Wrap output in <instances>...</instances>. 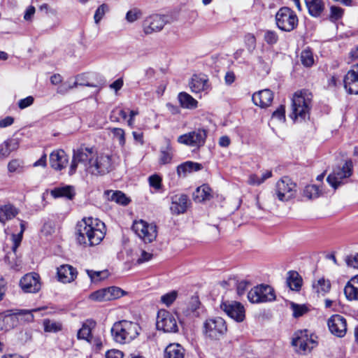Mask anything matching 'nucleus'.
Segmentation results:
<instances>
[{
  "label": "nucleus",
  "mask_w": 358,
  "mask_h": 358,
  "mask_svg": "<svg viewBox=\"0 0 358 358\" xmlns=\"http://www.w3.org/2000/svg\"><path fill=\"white\" fill-rule=\"evenodd\" d=\"M76 235L78 244L84 247L97 245L105 237V224L97 218L85 217L78 222Z\"/></svg>",
  "instance_id": "1"
},
{
  "label": "nucleus",
  "mask_w": 358,
  "mask_h": 358,
  "mask_svg": "<svg viewBox=\"0 0 358 358\" xmlns=\"http://www.w3.org/2000/svg\"><path fill=\"white\" fill-rule=\"evenodd\" d=\"M140 327L136 322L122 320L115 322L111 328V334L117 343L124 344L135 339L139 334Z\"/></svg>",
  "instance_id": "2"
},
{
  "label": "nucleus",
  "mask_w": 358,
  "mask_h": 358,
  "mask_svg": "<svg viewBox=\"0 0 358 358\" xmlns=\"http://www.w3.org/2000/svg\"><path fill=\"white\" fill-rule=\"evenodd\" d=\"M312 98V94L308 91L296 92L292 98L290 117L294 121L298 119L305 120L309 115Z\"/></svg>",
  "instance_id": "3"
},
{
  "label": "nucleus",
  "mask_w": 358,
  "mask_h": 358,
  "mask_svg": "<svg viewBox=\"0 0 358 358\" xmlns=\"http://www.w3.org/2000/svg\"><path fill=\"white\" fill-rule=\"evenodd\" d=\"M316 337L308 334V330L296 331L292 338V345L296 352L300 355H306L317 345Z\"/></svg>",
  "instance_id": "4"
},
{
  "label": "nucleus",
  "mask_w": 358,
  "mask_h": 358,
  "mask_svg": "<svg viewBox=\"0 0 358 358\" xmlns=\"http://www.w3.org/2000/svg\"><path fill=\"white\" fill-rule=\"evenodd\" d=\"M298 17L295 12L288 7H282L275 14L277 27L285 31L294 30L298 24Z\"/></svg>",
  "instance_id": "5"
},
{
  "label": "nucleus",
  "mask_w": 358,
  "mask_h": 358,
  "mask_svg": "<svg viewBox=\"0 0 358 358\" xmlns=\"http://www.w3.org/2000/svg\"><path fill=\"white\" fill-rule=\"evenodd\" d=\"M114 167L113 156L101 154L90 161L87 171L93 175H104L111 171Z\"/></svg>",
  "instance_id": "6"
},
{
  "label": "nucleus",
  "mask_w": 358,
  "mask_h": 358,
  "mask_svg": "<svg viewBox=\"0 0 358 358\" xmlns=\"http://www.w3.org/2000/svg\"><path fill=\"white\" fill-rule=\"evenodd\" d=\"M207 135L208 131L206 129L197 128L192 131L179 136L177 138V141L178 143L199 149L204 145Z\"/></svg>",
  "instance_id": "7"
},
{
  "label": "nucleus",
  "mask_w": 358,
  "mask_h": 358,
  "mask_svg": "<svg viewBox=\"0 0 358 358\" xmlns=\"http://www.w3.org/2000/svg\"><path fill=\"white\" fill-rule=\"evenodd\" d=\"M132 229L145 243L153 242L157 236L156 224L148 223L143 220L135 221L132 225Z\"/></svg>",
  "instance_id": "8"
},
{
  "label": "nucleus",
  "mask_w": 358,
  "mask_h": 358,
  "mask_svg": "<svg viewBox=\"0 0 358 358\" xmlns=\"http://www.w3.org/2000/svg\"><path fill=\"white\" fill-rule=\"evenodd\" d=\"M275 192L278 200L288 201L295 196L296 185L291 178L284 176L276 182Z\"/></svg>",
  "instance_id": "9"
},
{
  "label": "nucleus",
  "mask_w": 358,
  "mask_h": 358,
  "mask_svg": "<svg viewBox=\"0 0 358 358\" xmlns=\"http://www.w3.org/2000/svg\"><path fill=\"white\" fill-rule=\"evenodd\" d=\"M203 327L206 336L213 340L219 339L227 331L224 320L220 317L206 320Z\"/></svg>",
  "instance_id": "10"
},
{
  "label": "nucleus",
  "mask_w": 358,
  "mask_h": 358,
  "mask_svg": "<svg viewBox=\"0 0 358 358\" xmlns=\"http://www.w3.org/2000/svg\"><path fill=\"white\" fill-rule=\"evenodd\" d=\"M20 231L17 234H12V241H13V246H12V252H9L6 257V261L10 265L11 268L19 270L21 267V259L17 257L16 252L17 249L20 245L23 233L26 228V222L21 220L20 221Z\"/></svg>",
  "instance_id": "11"
},
{
  "label": "nucleus",
  "mask_w": 358,
  "mask_h": 358,
  "mask_svg": "<svg viewBox=\"0 0 358 358\" xmlns=\"http://www.w3.org/2000/svg\"><path fill=\"white\" fill-rule=\"evenodd\" d=\"M156 326L158 330L165 333H176L178 331L176 316L166 310L158 311Z\"/></svg>",
  "instance_id": "12"
},
{
  "label": "nucleus",
  "mask_w": 358,
  "mask_h": 358,
  "mask_svg": "<svg viewBox=\"0 0 358 358\" xmlns=\"http://www.w3.org/2000/svg\"><path fill=\"white\" fill-rule=\"evenodd\" d=\"M248 299L252 303H264L275 300V295L271 287L261 285L250 290Z\"/></svg>",
  "instance_id": "13"
},
{
  "label": "nucleus",
  "mask_w": 358,
  "mask_h": 358,
  "mask_svg": "<svg viewBox=\"0 0 358 358\" xmlns=\"http://www.w3.org/2000/svg\"><path fill=\"white\" fill-rule=\"evenodd\" d=\"M93 152L92 148H80L73 151L72 162L70 166L69 175L76 173L78 164L81 163L87 171V166H90L91 160H94Z\"/></svg>",
  "instance_id": "14"
},
{
  "label": "nucleus",
  "mask_w": 358,
  "mask_h": 358,
  "mask_svg": "<svg viewBox=\"0 0 358 358\" xmlns=\"http://www.w3.org/2000/svg\"><path fill=\"white\" fill-rule=\"evenodd\" d=\"M352 162L348 160L342 167L338 166L329 175L327 180L334 189H336L344 178H349L352 173Z\"/></svg>",
  "instance_id": "15"
},
{
  "label": "nucleus",
  "mask_w": 358,
  "mask_h": 358,
  "mask_svg": "<svg viewBox=\"0 0 358 358\" xmlns=\"http://www.w3.org/2000/svg\"><path fill=\"white\" fill-rule=\"evenodd\" d=\"M220 308L237 322H241L245 320V308L240 302L234 301H223L220 305Z\"/></svg>",
  "instance_id": "16"
},
{
  "label": "nucleus",
  "mask_w": 358,
  "mask_h": 358,
  "mask_svg": "<svg viewBox=\"0 0 358 358\" xmlns=\"http://www.w3.org/2000/svg\"><path fill=\"white\" fill-rule=\"evenodd\" d=\"M21 289L26 293H36L41 289L38 274L30 273L24 275L20 281Z\"/></svg>",
  "instance_id": "17"
},
{
  "label": "nucleus",
  "mask_w": 358,
  "mask_h": 358,
  "mask_svg": "<svg viewBox=\"0 0 358 358\" xmlns=\"http://www.w3.org/2000/svg\"><path fill=\"white\" fill-rule=\"evenodd\" d=\"M329 331L334 336L343 338L347 331L346 320L340 315H332L327 321Z\"/></svg>",
  "instance_id": "18"
},
{
  "label": "nucleus",
  "mask_w": 358,
  "mask_h": 358,
  "mask_svg": "<svg viewBox=\"0 0 358 358\" xmlns=\"http://www.w3.org/2000/svg\"><path fill=\"white\" fill-rule=\"evenodd\" d=\"M344 88L350 94H358V64L354 65L343 78Z\"/></svg>",
  "instance_id": "19"
},
{
  "label": "nucleus",
  "mask_w": 358,
  "mask_h": 358,
  "mask_svg": "<svg viewBox=\"0 0 358 358\" xmlns=\"http://www.w3.org/2000/svg\"><path fill=\"white\" fill-rule=\"evenodd\" d=\"M166 22L164 17L159 15H152L147 17L143 22V30L146 34L162 30Z\"/></svg>",
  "instance_id": "20"
},
{
  "label": "nucleus",
  "mask_w": 358,
  "mask_h": 358,
  "mask_svg": "<svg viewBox=\"0 0 358 358\" xmlns=\"http://www.w3.org/2000/svg\"><path fill=\"white\" fill-rule=\"evenodd\" d=\"M78 275L76 268L69 264H63L57 268V278L62 283L73 282Z\"/></svg>",
  "instance_id": "21"
},
{
  "label": "nucleus",
  "mask_w": 358,
  "mask_h": 358,
  "mask_svg": "<svg viewBox=\"0 0 358 358\" xmlns=\"http://www.w3.org/2000/svg\"><path fill=\"white\" fill-rule=\"evenodd\" d=\"M253 103L261 108L268 107L273 100V93L268 89L259 90L253 94Z\"/></svg>",
  "instance_id": "22"
},
{
  "label": "nucleus",
  "mask_w": 358,
  "mask_h": 358,
  "mask_svg": "<svg viewBox=\"0 0 358 358\" xmlns=\"http://www.w3.org/2000/svg\"><path fill=\"white\" fill-rule=\"evenodd\" d=\"M189 203V201L187 195L183 194H176L171 197L170 209L173 214L184 213L187 210Z\"/></svg>",
  "instance_id": "23"
},
{
  "label": "nucleus",
  "mask_w": 358,
  "mask_h": 358,
  "mask_svg": "<svg viewBox=\"0 0 358 358\" xmlns=\"http://www.w3.org/2000/svg\"><path fill=\"white\" fill-rule=\"evenodd\" d=\"M69 162V158L63 150H57L51 152L50 164L52 168L60 171L64 169Z\"/></svg>",
  "instance_id": "24"
},
{
  "label": "nucleus",
  "mask_w": 358,
  "mask_h": 358,
  "mask_svg": "<svg viewBox=\"0 0 358 358\" xmlns=\"http://www.w3.org/2000/svg\"><path fill=\"white\" fill-rule=\"evenodd\" d=\"M189 86L193 93H199L208 88V80L206 76L194 75L189 83Z\"/></svg>",
  "instance_id": "25"
},
{
  "label": "nucleus",
  "mask_w": 358,
  "mask_h": 358,
  "mask_svg": "<svg viewBox=\"0 0 358 358\" xmlns=\"http://www.w3.org/2000/svg\"><path fill=\"white\" fill-rule=\"evenodd\" d=\"M308 13L314 17L322 15L325 6L323 0H304Z\"/></svg>",
  "instance_id": "26"
},
{
  "label": "nucleus",
  "mask_w": 358,
  "mask_h": 358,
  "mask_svg": "<svg viewBox=\"0 0 358 358\" xmlns=\"http://www.w3.org/2000/svg\"><path fill=\"white\" fill-rule=\"evenodd\" d=\"M18 213L19 210L12 204L0 206V223L5 224L7 221L14 218Z\"/></svg>",
  "instance_id": "27"
},
{
  "label": "nucleus",
  "mask_w": 358,
  "mask_h": 358,
  "mask_svg": "<svg viewBox=\"0 0 358 358\" xmlns=\"http://www.w3.org/2000/svg\"><path fill=\"white\" fill-rule=\"evenodd\" d=\"M173 157V148L169 140L166 139V145L159 150V163L161 165L171 164Z\"/></svg>",
  "instance_id": "28"
},
{
  "label": "nucleus",
  "mask_w": 358,
  "mask_h": 358,
  "mask_svg": "<svg viewBox=\"0 0 358 358\" xmlns=\"http://www.w3.org/2000/svg\"><path fill=\"white\" fill-rule=\"evenodd\" d=\"M313 292L319 296H324L330 291L331 282L324 278H321L314 281L312 285Z\"/></svg>",
  "instance_id": "29"
},
{
  "label": "nucleus",
  "mask_w": 358,
  "mask_h": 358,
  "mask_svg": "<svg viewBox=\"0 0 358 358\" xmlns=\"http://www.w3.org/2000/svg\"><path fill=\"white\" fill-rule=\"evenodd\" d=\"M185 350L178 343L169 344L165 349L164 358H184Z\"/></svg>",
  "instance_id": "30"
},
{
  "label": "nucleus",
  "mask_w": 358,
  "mask_h": 358,
  "mask_svg": "<svg viewBox=\"0 0 358 358\" xmlns=\"http://www.w3.org/2000/svg\"><path fill=\"white\" fill-rule=\"evenodd\" d=\"M50 194L55 199L66 197L68 199H72L75 196V191L72 186L66 185L52 189Z\"/></svg>",
  "instance_id": "31"
},
{
  "label": "nucleus",
  "mask_w": 358,
  "mask_h": 358,
  "mask_svg": "<svg viewBox=\"0 0 358 358\" xmlns=\"http://www.w3.org/2000/svg\"><path fill=\"white\" fill-rule=\"evenodd\" d=\"M202 169V165L197 162L187 161L177 167V173L179 176H185L187 173L193 171H199Z\"/></svg>",
  "instance_id": "32"
},
{
  "label": "nucleus",
  "mask_w": 358,
  "mask_h": 358,
  "mask_svg": "<svg viewBox=\"0 0 358 358\" xmlns=\"http://www.w3.org/2000/svg\"><path fill=\"white\" fill-rule=\"evenodd\" d=\"M95 322L93 320H87L83 324L81 329H79L77 334L78 339L86 340L90 341L92 338V329L95 327Z\"/></svg>",
  "instance_id": "33"
},
{
  "label": "nucleus",
  "mask_w": 358,
  "mask_h": 358,
  "mask_svg": "<svg viewBox=\"0 0 358 358\" xmlns=\"http://www.w3.org/2000/svg\"><path fill=\"white\" fill-rule=\"evenodd\" d=\"M287 285L293 291H299L302 285V278L296 271H290L287 273Z\"/></svg>",
  "instance_id": "34"
},
{
  "label": "nucleus",
  "mask_w": 358,
  "mask_h": 358,
  "mask_svg": "<svg viewBox=\"0 0 358 358\" xmlns=\"http://www.w3.org/2000/svg\"><path fill=\"white\" fill-rule=\"evenodd\" d=\"M178 99L181 107L187 109H194L198 106V101L187 92L178 94Z\"/></svg>",
  "instance_id": "35"
},
{
  "label": "nucleus",
  "mask_w": 358,
  "mask_h": 358,
  "mask_svg": "<svg viewBox=\"0 0 358 358\" xmlns=\"http://www.w3.org/2000/svg\"><path fill=\"white\" fill-rule=\"evenodd\" d=\"M108 199L123 206L127 205L130 199L121 191L108 190L106 192Z\"/></svg>",
  "instance_id": "36"
},
{
  "label": "nucleus",
  "mask_w": 358,
  "mask_h": 358,
  "mask_svg": "<svg viewBox=\"0 0 358 358\" xmlns=\"http://www.w3.org/2000/svg\"><path fill=\"white\" fill-rule=\"evenodd\" d=\"M212 198V189L208 185L197 187L194 193V199L201 202Z\"/></svg>",
  "instance_id": "37"
},
{
  "label": "nucleus",
  "mask_w": 358,
  "mask_h": 358,
  "mask_svg": "<svg viewBox=\"0 0 358 358\" xmlns=\"http://www.w3.org/2000/svg\"><path fill=\"white\" fill-rule=\"evenodd\" d=\"M15 140H8L0 145V157H7L16 148Z\"/></svg>",
  "instance_id": "38"
},
{
  "label": "nucleus",
  "mask_w": 358,
  "mask_h": 358,
  "mask_svg": "<svg viewBox=\"0 0 358 358\" xmlns=\"http://www.w3.org/2000/svg\"><path fill=\"white\" fill-rule=\"evenodd\" d=\"M303 194L308 199H314L322 194V190L315 185H309L304 188Z\"/></svg>",
  "instance_id": "39"
},
{
  "label": "nucleus",
  "mask_w": 358,
  "mask_h": 358,
  "mask_svg": "<svg viewBox=\"0 0 358 358\" xmlns=\"http://www.w3.org/2000/svg\"><path fill=\"white\" fill-rule=\"evenodd\" d=\"M85 271L92 282L101 281L106 278L108 275V272L106 270L95 271L90 269H86Z\"/></svg>",
  "instance_id": "40"
},
{
  "label": "nucleus",
  "mask_w": 358,
  "mask_h": 358,
  "mask_svg": "<svg viewBox=\"0 0 358 358\" xmlns=\"http://www.w3.org/2000/svg\"><path fill=\"white\" fill-rule=\"evenodd\" d=\"M344 294L348 300H358V288L350 280L344 288Z\"/></svg>",
  "instance_id": "41"
},
{
  "label": "nucleus",
  "mask_w": 358,
  "mask_h": 358,
  "mask_svg": "<svg viewBox=\"0 0 358 358\" xmlns=\"http://www.w3.org/2000/svg\"><path fill=\"white\" fill-rule=\"evenodd\" d=\"M43 327L46 332L56 333L62 330L61 323L50 320H45Z\"/></svg>",
  "instance_id": "42"
},
{
  "label": "nucleus",
  "mask_w": 358,
  "mask_h": 358,
  "mask_svg": "<svg viewBox=\"0 0 358 358\" xmlns=\"http://www.w3.org/2000/svg\"><path fill=\"white\" fill-rule=\"evenodd\" d=\"M90 299L98 302L108 301L106 288L101 289L92 292L90 295Z\"/></svg>",
  "instance_id": "43"
},
{
  "label": "nucleus",
  "mask_w": 358,
  "mask_h": 358,
  "mask_svg": "<svg viewBox=\"0 0 358 358\" xmlns=\"http://www.w3.org/2000/svg\"><path fill=\"white\" fill-rule=\"evenodd\" d=\"M108 301L118 299L125 294L124 290L117 287H110L106 288Z\"/></svg>",
  "instance_id": "44"
},
{
  "label": "nucleus",
  "mask_w": 358,
  "mask_h": 358,
  "mask_svg": "<svg viewBox=\"0 0 358 358\" xmlns=\"http://www.w3.org/2000/svg\"><path fill=\"white\" fill-rule=\"evenodd\" d=\"M301 61L305 66H311L314 63L313 52L308 49L303 50L301 53Z\"/></svg>",
  "instance_id": "45"
},
{
  "label": "nucleus",
  "mask_w": 358,
  "mask_h": 358,
  "mask_svg": "<svg viewBox=\"0 0 358 358\" xmlns=\"http://www.w3.org/2000/svg\"><path fill=\"white\" fill-rule=\"evenodd\" d=\"M85 77V74H80L76 77L74 82L71 83L69 81V86L71 87V90L78 86L96 87L95 85L90 82H83V80Z\"/></svg>",
  "instance_id": "46"
},
{
  "label": "nucleus",
  "mask_w": 358,
  "mask_h": 358,
  "mask_svg": "<svg viewBox=\"0 0 358 358\" xmlns=\"http://www.w3.org/2000/svg\"><path fill=\"white\" fill-rule=\"evenodd\" d=\"M244 42L249 52L252 53L256 48V38L252 34H247L244 37Z\"/></svg>",
  "instance_id": "47"
},
{
  "label": "nucleus",
  "mask_w": 358,
  "mask_h": 358,
  "mask_svg": "<svg viewBox=\"0 0 358 358\" xmlns=\"http://www.w3.org/2000/svg\"><path fill=\"white\" fill-rule=\"evenodd\" d=\"M108 6L106 3H103L99 7H98L94 15V22L96 24L99 23V22L103 17L105 14L108 11Z\"/></svg>",
  "instance_id": "48"
},
{
  "label": "nucleus",
  "mask_w": 358,
  "mask_h": 358,
  "mask_svg": "<svg viewBox=\"0 0 358 358\" xmlns=\"http://www.w3.org/2000/svg\"><path fill=\"white\" fill-rule=\"evenodd\" d=\"M39 310H41V308L32 309L31 310H18V312L16 313L15 314L19 316H22L21 320H23L24 321L27 322H30L34 320V315H33L32 313L38 311Z\"/></svg>",
  "instance_id": "49"
},
{
  "label": "nucleus",
  "mask_w": 358,
  "mask_h": 358,
  "mask_svg": "<svg viewBox=\"0 0 358 358\" xmlns=\"http://www.w3.org/2000/svg\"><path fill=\"white\" fill-rule=\"evenodd\" d=\"M264 41L269 45L275 44L278 41V36L274 31L267 30L264 33Z\"/></svg>",
  "instance_id": "50"
},
{
  "label": "nucleus",
  "mask_w": 358,
  "mask_h": 358,
  "mask_svg": "<svg viewBox=\"0 0 358 358\" xmlns=\"http://www.w3.org/2000/svg\"><path fill=\"white\" fill-rule=\"evenodd\" d=\"M292 308L294 317H299L308 312V308L305 305H299L292 303Z\"/></svg>",
  "instance_id": "51"
},
{
  "label": "nucleus",
  "mask_w": 358,
  "mask_h": 358,
  "mask_svg": "<svg viewBox=\"0 0 358 358\" xmlns=\"http://www.w3.org/2000/svg\"><path fill=\"white\" fill-rule=\"evenodd\" d=\"M177 295L178 294L176 291H172L162 296L161 301L167 306H169L176 299Z\"/></svg>",
  "instance_id": "52"
},
{
  "label": "nucleus",
  "mask_w": 358,
  "mask_h": 358,
  "mask_svg": "<svg viewBox=\"0 0 358 358\" xmlns=\"http://www.w3.org/2000/svg\"><path fill=\"white\" fill-rule=\"evenodd\" d=\"M112 133L118 140L120 145L124 146L126 142L124 131L121 128H113Z\"/></svg>",
  "instance_id": "53"
},
{
  "label": "nucleus",
  "mask_w": 358,
  "mask_h": 358,
  "mask_svg": "<svg viewBox=\"0 0 358 358\" xmlns=\"http://www.w3.org/2000/svg\"><path fill=\"white\" fill-rule=\"evenodd\" d=\"M330 17L332 20H337L342 17L343 15V9L336 6H332L330 8Z\"/></svg>",
  "instance_id": "54"
},
{
  "label": "nucleus",
  "mask_w": 358,
  "mask_h": 358,
  "mask_svg": "<svg viewBox=\"0 0 358 358\" xmlns=\"http://www.w3.org/2000/svg\"><path fill=\"white\" fill-rule=\"evenodd\" d=\"M141 16V12L138 9L129 10L126 15V19L129 22H134Z\"/></svg>",
  "instance_id": "55"
},
{
  "label": "nucleus",
  "mask_w": 358,
  "mask_h": 358,
  "mask_svg": "<svg viewBox=\"0 0 358 358\" xmlns=\"http://www.w3.org/2000/svg\"><path fill=\"white\" fill-rule=\"evenodd\" d=\"M23 166V162L19 159H13L8 164V169L10 172H15L20 171Z\"/></svg>",
  "instance_id": "56"
},
{
  "label": "nucleus",
  "mask_w": 358,
  "mask_h": 358,
  "mask_svg": "<svg viewBox=\"0 0 358 358\" xmlns=\"http://www.w3.org/2000/svg\"><path fill=\"white\" fill-rule=\"evenodd\" d=\"M272 117L280 121L285 120V109L283 105L280 106L272 114Z\"/></svg>",
  "instance_id": "57"
},
{
  "label": "nucleus",
  "mask_w": 358,
  "mask_h": 358,
  "mask_svg": "<svg viewBox=\"0 0 358 358\" xmlns=\"http://www.w3.org/2000/svg\"><path fill=\"white\" fill-rule=\"evenodd\" d=\"M149 184L155 189H159L162 186V178L157 175H152L149 177Z\"/></svg>",
  "instance_id": "58"
},
{
  "label": "nucleus",
  "mask_w": 358,
  "mask_h": 358,
  "mask_svg": "<svg viewBox=\"0 0 358 358\" xmlns=\"http://www.w3.org/2000/svg\"><path fill=\"white\" fill-rule=\"evenodd\" d=\"M345 262L348 266L358 268V253L348 256Z\"/></svg>",
  "instance_id": "59"
},
{
  "label": "nucleus",
  "mask_w": 358,
  "mask_h": 358,
  "mask_svg": "<svg viewBox=\"0 0 358 358\" xmlns=\"http://www.w3.org/2000/svg\"><path fill=\"white\" fill-rule=\"evenodd\" d=\"M34 100V99L33 96H29L24 99H20L18 101V106L20 109H24L32 105Z\"/></svg>",
  "instance_id": "60"
},
{
  "label": "nucleus",
  "mask_w": 358,
  "mask_h": 358,
  "mask_svg": "<svg viewBox=\"0 0 358 358\" xmlns=\"http://www.w3.org/2000/svg\"><path fill=\"white\" fill-rule=\"evenodd\" d=\"M152 257L153 255L152 253H149L145 252V250H142L139 258L136 260V263L138 264L145 263L152 259Z\"/></svg>",
  "instance_id": "61"
},
{
  "label": "nucleus",
  "mask_w": 358,
  "mask_h": 358,
  "mask_svg": "<svg viewBox=\"0 0 358 358\" xmlns=\"http://www.w3.org/2000/svg\"><path fill=\"white\" fill-rule=\"evenodd\" d=\"M106 358H123V353L118 350H110L106 352Z\"/></svg>",
  "instance_id": "62"
},
{
  "label": "nucleus",
  "mask_w": 358,
  "mask_h": 358,
  "mask_svg": "<svg viewBox=\"0 0 358 358\" xmlns=\"http://www.w3.org/2000/svg\"><path fill=\"white\" fill-rule=\"evenodd\" d=\"M248 183L250 185H260L262 184V180L256 174H251L248 178Z\"/></svg>",
  "instance_id": "63"
},
{
  "label": "nucleus",
  "mask_w": 358,
  "mask_h": 358,
  "mask_svg": "<svg viewBox=\"0 0 358 358\" xmlns=\"http://www.w3.org/2000/svg\"><path fill=\"white\" fill-rule=\"evenodd\" d=\"M248 283L246 281H241L237 285V294L243 295L248 288Z\"/></svg>",
  "instance_id": "64"
}]
</instances>
